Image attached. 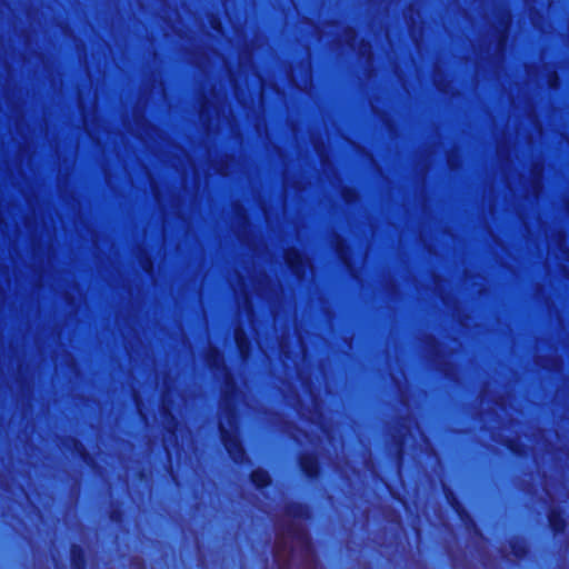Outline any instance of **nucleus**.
Listing matches in <instances>:
<instances>
[{"mask_svg":"<svg viewBox=\"0 0 569 569\" xmlns=\"http://www.w3.org/2000/svg\"><path fill=\"white\" fill-rule=\"evenodd\" d=\"M224 445L227 450L233 457L234 460H239L242 457V450L237 439H226Z\"/></svg>","mask_w":569,"mask_h":569,"instance_id":"obj_1","label":"nucleus"},{"mask_svg":"<svg viewBox=\"0 0 569 569\" xmlns=\"http://www.w3.org/2000/svg\"><path fill=\"white\" fill-rule=\"evenodd\" d=\"M253 481L258 486H264L268 483V476L264 472L257 471L253 473Z\"/></svg>","mask_w":569,"mask_h":569,"instance_id":"obj_2","label":"nucleus"}]
</instances>
